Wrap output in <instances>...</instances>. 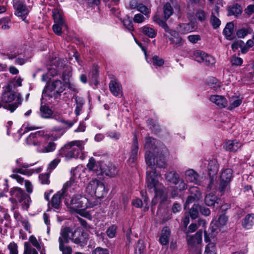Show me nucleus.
Instances as JSON below:
<instances>
[{"mask_svg":"<svg viewBox=\"0 0 254 254\" xmlns=\"http://www.w3.org/2000/svg\"><path fill=\"white\" fill-rule=\"evenodd\" d=\"M243 146V143L237 139L228 140L223 145V148L228 151L235 152Z\"/></svg>","mask_w":254,"mask_h":254,"instance_id":"nucleus-23","label":"nucleus"},{"mask_svg":"<svg viewBox=\"0 0 254 254\" xmlns=\"http://www.w3.org/2000/svg\"><path fill=\"white\" fill-rule=\"evenodd\" d=\"M147 124L149 127L155 133H157L159 132V126L152 119L148 120Z\"/></svg>","mask_w":254,"mask_h":254,"instance_id":"nucleus-52","label":"nucleus"},{"mask_svg":"<svg viewBox=\"0 0 254 254\" xmlns=\"http://www.w3.org/2000/svg\"><path fill=\"white\" fill-rule=\"evenodd\" d=\"M218 168V163L216 159L211 160L209 162L208 164V172L209 176V181L207 187L209 190L212 188L213 183L216 180Z\"/></svg>","mask_w":254,"mask_h":254,"instance_id":"nucleus-11","label":"nucleus"},{"mask_svg":"<svg viewBox=\"0 0 254 254\" xmlns=\"http://www.w3.org/2000/svg\"><path fill=\"white\" fill-rule=\"evenodd\" d=\"M84 142L82 140L72 141L64 145L62 148V151L64 152L67 159L79 158L83 160L84 155L82 152L84 148Z\"/></svg>","mask_w":254,"mask_h":254,"instance_id":"nucleus-4","label":"nucleus"},{"mask_svg":"<svg viewBox=\"0 0 254 254\" xmlns=\"http://www.w3.org/2000/svg\"><path fill=\"white\" fill-rule=\"evenodd\" d=\"M99 181L96 179H93L89 182L86 187V191L91 195L96 193V187Z\"/></svg>","mask_w":254,"mask_h":254,"instance_id":"nucleus-37","label":"nucleus"},{"mask_svg":"<svg viewBox=\"0 0 254 254\" xmlns=\"http://www.w3.org/2000/svg\"><path fill=\"white\" fill-rule=\"evenodd\" d=\"M137 10L146 16L149 15L151 12L150 8H148L142 3H139Z\"/></svg>","mask_w":254,"mask_h":254,"instance_id":"nucleus-54","label":"nucleus"},{"mask_svg":"<svg viewBox=\"0 0 254 254\" xmlns=\"http://www.w3.org/2000/svg\"><path fill=\"white\" fill-rule=\"evenodd\" d=\"M157 144L158 142L155 139L151 137H146L144 144V149L146 150L145 159L146 164L151 168L155 165L153 156L161 150L160 147L164 146L163 144Z\"/></svg>","mask_w":254,"mask_h":254,"instance_id":"nucleus-6","label":"nucleus"},{"mask_svg":"<svg viewBox=\"0 0 254 254\" xmlns=\"http://www.w3.org/2000/svg\"><path fill=\"white\" fill-rule=\"evenodd\" d=\"M228 220V218L224 214L221 215L217 222V225L214 224L212 225L211 224L212 232L218 233V231H221L220 227L224 226Z\"/></svg>","mask_w":254,"mask_h":254,"instance_id":"nucleus-30","label":"nucleus"},{"mask_svg":"<svg viewBox=\"0 0 254 254\" xmlns=\"http://www.w3.org/2000/svg\"><path fill=\"white\" fill-rule=\"evenodd\" d=\"M50 136L45 135V132L43 130H39L34 133H31L26 139V142L28 145H33L36 148L38 147L40 143L45 140Z\"/></svg>","mask_w":254,"mask_h":254,"instance_id":"nucleus-10","label":"nucleus"},{"mask_svg":"<svg viewBox=\"0 0 254 254\" xmlns=\"http://www.w3.org/2000/svg\"><path fill=\"white\" fill-rule=\"evenodd\" d=\"M88 239L86 232L80 230L71 231V240L74 243L82 247L87 244Z\"/></svg>","mask_w":254,"mask_h":254,"instance_id":"nucleus-14","label":"nucleus"},{"mask_svg":"<svg viewBox=\"0 0 254 254\" xmlns=\"http://www.w3.org/2000/svg\"><path fill=\"white\" fill-rule=\"evenodd\" d=\"M195 15L198 20L201 22H204L206 19V13L203 10H198L196 12Z\"/></svg>","mask_w":254,"mask_h":254,"instance_id":"nucleus-55","label":"nucleus"},{"mask_svg":"<svg viewBox=\"0 0 254 254\" xmlns=\"http://www.w3.org/2000/svg\"><path fill=\"white\" fill-rule=\"evenodd\" d=\"M117 228V227L115 225H112L109 227L106 231L107 236L110 238L115 237L116 234Z\"/></svg>","mask_w":254,"mask_h":254,"instance_id":"nucleus-57","label":"nucleus"},{"mask_svg":"<svg viewBox=\"0 0 254 254\" xmlns=\"http://www.w3.org/2000/svg\"><path fill=\"white\" fill-rule=\"evenodd\" d=\"M220 201L221 200L215 194L212 193L207 194L205 197V203L209 206H213L216 208H219L221 206Z\"/></svg>","mask_w":254,"mask_h":254,"instance_id":"nucleus-26","label":"nucleus"},{"mask_svg":"<svg viewBox=\"0 0 254 254\" xmlns=\"http://www.w3.org/2000/svg\"><path fill=\"white\" fill-rule=\"evenodd\" d=\"M111 92L115 96H122V87L118 80H111L109 84Z\"/></svg>","mask_w":254,"mask_h":254,"instance_id":"nucleus-27","label":"nucleus"},{"mask_svg":"<svg viewBox=\"0 0 254 254\" xmlns=\"http://www.w3.org/2000/svg\"><path fill=\"white\" fill-rule=\"evenodd\" d=\"M153 20L159 26L161 27L165 31L169 27L166 22V20L161 19L159 15H155L153 17Z\"/></svg>","mask_w":254,"mask_h":254,"instance_id":"nucleus-46","label":"nucleus"},{"mask_svg":"<svg viewBox=\"0 0 254 254\" xmlns=\"http://www.w3.org/2000/svg\"><path fill=\"white\" fill-rule=\"evenodd\" d=\"M11 198L16 202L21 203L22 208L27 209L29 206L30 197L19 188H13L10 191Z\"/></svg>","mask_w":254,"mask_h":254,"instance_id":"nucleus-8","label":"nucleus"},{"mask_svg":"<svg viewBox=\"0 0 254 254\" xmlns=\"http://www.w3.org/2000/svg\"><path fill=\"white\" fill-rule=\"evenodd\" d=\"M199 205L194 204L190 210V215L192 219H195L198 215Z\"/></svg>","mask_w":254,"mask_h":254,"instance_id":"nucleus-51","label":"nucleus"},{"mask_svg":"<svg viewBox=\"0 0 254 254\" xmlns=\"http://www.w3.org/2000/svg\"><path fill=\"white\" fill-rule=\"evenodd\" d=\"M227 10L228 16L234 15L236 17H238L242 14L243 8L239 3H235L232 5L228 6Z\"/></svg>","mask_w":254,"mask_h":254,"instance_id":"nucleus-28","label":"nucleus"},{"mask_svg":"<svg viewBox=\"0 0 254 254\" xmlns=\"http://www.w3.org/2000/svg\"><path fill=\"white\" fill-rule=\"evenodd\" d=\"M249 34L248 30L245 28L238 29L236 33V36L239 38H244Z\"/></svg>","mask_w":254,"mask_h":254,"instance_id":"nucleus-60","label":"nucleus"},{"mask_svg":"<svg viewBox=\"0 0 254 254\" xmlns=\"http://www.w3.org/2000/svg\"><path fill=\"white\" fill-rule=\"evenodd\" d=\"M163 13L166 20L168 19L173 13V9L171 4L167 2L163 6Z\"/></svg>","mask_w":254,"mask_h":254,"instance_id":"nucleus-45","label":"nucleus"},{"mask_svg":"<svg viewBox=\"0 0 254 254\" xmlns=\"http://www.w3.org/2000/svg\"><path fill=\"white\" fill-rule=\"evenodd\" d=\"M193 56L196 61L204 63L207 66H212L216 62L215 59L212 56L200 50L194 51Z\"/></svg>","mask_w":254,"mask_h":254,"instance_id":"nucleus-12","label":"nucleus"},{"mask_svg":"<svg viewBox=\"0 0 254 254\" xmlns=\"http://www.w3.org/2000/svg\"><path fill=\"white\" fill-rule=\"evenodd\" d=\"M165 178L168 182H169L174 185L178 184L180 181L179 175L175 171H171L167 172L165 174Z\"/></svg>","mask_w":254,"mask_h":254,"instance_id":"nucleus-31","label":"nucleus"},{"mask_svg":"<svg viewBox=\"0 0 254 254\" xmlns=\"http://www.w3.org/2000/svg\"><path fill=\"white\" fill-rule=\"evenodd\" d=\"M24 254H38L36 249L33 248L28 243H24Z\"/></svg>","mask_w":254,"mask_h":254,"instance_id":"nucleus-53","label":"nucleus"},{"mask_svg":"<svg viewBox=\"0 0 254 254\" xmlns=\"http://www.w3.org/2000/svg\"><path fill=\"white\" fill-rule=\"evenodd\" d=\"M170 236V231L168 227H165L162 229L161 235L159 238L160 243L163 245H166L169 242Z\"/></svg>","mask_w":254,"mask_h":254,"instance_id":"nucleus-32","label":"nucleus"},{"mask_svg":"<svg viewBox=\"0 0 254 254\" xmlns=\"http://www.w3.org/2000/svg\"><path fill=\"white\" fill-rule=\"evenodd\" d=\"M233 171L231 169L227 168L221 173L220 178V183L218 190L223 193L228 192L230 190V184L233 177Z\"/></svg>","mask_w":254,"mask_h":254,"instance_id":"nucleus-9","label":"nucleus"},{"mask_svg":"<svg viewBox=\"0 0 254 254\" xmlns=\"http://www.w3.org/2000/svg\"><path fill=\"white\" fill-rule=\"evenodd\" d=\"M146 184L149 190H153L154 191L156 196H160L162 199L165 198V187L158 180V175L156 171L152 170L146 172Z\"/></svg>","mask_w":254,"mask_h":254,"instance_id":"nucleus-5","label":"nucleus"},{"mask_svg":"<svg viewBox=\"0 0 254 254\" xmlns=\"http://www.w3.org/2000/svg\"><path fill=\"white\" fill-rule=\"evenodd\" d=\"M160 149L161 150L158 151V153H155L153 156V157L155 158V165L152 168L149 166L152 170H153L155 165L159 168H162L165 166V156L167 154V149L165 146H162L160 147Z\"/></svg>","mask_w":254,"mask_h":254,"instance_id":"nucleus-17","label":"nucleus"},{"mask_svg":"<svg viewBox=\"0 0 254 254\" xmlns=\"http://www.w3.org/2000/svg\"><path fill=\"white\" fill-rule=\"evenodd\" d=\"M29 242L32 245L35 247L37 250H39L41 249L40 243L38 241L36 237L33 235L31 236L29 239Z\"/></svg>","mask_w":254,"mask_h":254,"instance_id":"nucleus-63","label":"nucleus"},{"mask_svg":"<svg viewBox=\"0 0 254 254\" xmlns=\"http://www.w3.org/2000/svg\"><path fill=\"white\" fill-rule=\"evenodd\" d=\"M213 82L208 83V85L211 88L216 91H219L220 90L221 83L218 80H212Z\"/></svg>","mask_w":254,"mask_h":254,"instance_id":"nucleus-58","label":"nucleus"},{"mask_svg":"<svg viewBox=\"0 0 254 254\" xmlns=\"http://www.w3.org/2000/svg\"><path fill=\"white\" fill-rule=\"evenodd\" d=\"M139 152L138 142L136 135H134L132 139V142L130 147L129 153V162L134 163L137 159V155Z\"/></svg>","mask_w":254,"mask_h":254,"instance_id":"nucleus-21","label":"nucleus"},{"mask_svg":"<svg viewBox=\"0 0 254 254\" xmlns=\"http://www.w3.org/2000/svg\"><path fill=\"white\" fill-rule=\"evenodd\" d=\"M107 136L114 140H117L120 137V133L116 130L109 131L107 133Z\"/></svg>","mask_w":254,"mask_h":254,"instance_id":"nucleus-59","label":"nucleus"},{"mask_svg":"<svg viewBox=\"0 0 254 254\" xmlns=\"http://www.w3.org/2000/svg\"><path fill=\"white\" fill-rule=\"evenodd\" d=\"M42 72L41 70H37L33 74L32 77L35 78L37 75H39L41 77V79H52L58 74L57 70L55 68H48V71L46 73H42Z\"/></svg>","mask_w":254,"mask_h":254,"instance_id":"nucleus-22","label":"nucleus"},{"mask_svg":"<svg viewBox=\"0 0 254 254\" xmlns=\"http://www.w3.org/2000/svg\"><path fill=\"white\" fill-rule=\"evenodd\" d=\"M210 23L214 29H217L221 25V20L216 16V15H214V12H212L211 13Z\"/></svg>","mask_w":254,"mask_h":254,"instance_id":"nucleus-47","label":"nucleus"},{"mask_svg":"<svg viewBox=\"0 0 254 254\" xmlns=\"http://www.w3.org/2000/svg\"><path fill=\"white\" fill-rule=\"evenodd\" d=\"M151 64L155 67H160L164 65V60L157 55L153 56L150 59Z\"/></svg>","mask_w":254,"mask_h":254,"instance_id":"nucleus-48","label":"nucleus"},{"mask_svg":"<svg viewBox=\"0 0 254 254\" xmlns=\"http://www.w3.org/2000/svg\"><path fill=\"white\" fill-rule=\"evenodd\" d=\"M13 8L15 9L14 14L17 16H24L27 14L26 5L22 1H17L13 3Z\"/></svg>","mask_w":254,"mask_h":254,"instance_id":"nucleus-25","label":"nucleus"},{"mask_svg":"<svg viewBox=\"0 0 254 254\" xmlns=\"http://www.w3.org/2000/svg\"><path fill=\"white\" fill-rule=\"evenodd\" d=\"M41 168H38L36 169H23L22 168H15L13 170V173H19L21 174L30 176L34 173L36 172L38 173L41 171Z\"/></svg>","mask_w":254,"mask_h":254,"instance_id":"nucleus-36","label":"nucleus"},{"mask_svg":"<svg viewBox=\"0 0 254 254\" xmlns=\"http://www.w3.org/2000/svg\"><path fill=\"white\" fill-rule=\"evenodd\" d=\"M86 198L80 195H75L71 199L69 207L73 210L77 211L84 209L86 206L84 205Z\"/></svg>","mask_w":254,"mask_h":254,"instance_id":"nucleus-16","label":"nucleus"},{"mask_svg":"<svg viewBox=\"0 0 254 254\" xmlns=\"http://www.w3.org/2000/svg\"><path fill=\"white\" fill-rule=\"evenodd\" d=\"M121 21L123 22L125 28L129 31L133 32L134 30L132 18L129 16L127 15Z\"/></svg>","mask_w":254,"mask_h":254,"instance_id":"nucleus-42","label":"nucleus"},{"mask_svg":"<svg viewBox=\"0 0 254 254\" xmlns=\"http://www.w3.org/2000/svg\"><path fill=\"white\" fill-rule=\"evenodd\" d=\"M40 113L43 118L49 119L52 117L53 111L49 107L44 105L40 107Z\"/></svg>","mask_w":254,"mask_h":254,"instance_id":"nucleus-44","label":"nucleus"},{"mask_svg":"<svg viewBox=\"0 0 254 254\" xmlns=\"http://www.w3.org/2000/svg\"><path fill=\"white\" fill-rule=\"evenodd\" d=\"M96 188V193H95L94 195L98 198L103 197L104 195L106 193L104 184L99 181V183L98 184V185Z\"/></svg>","mask_w":254,"mask_h":254,"instance_id":"nucleus-41","label":"nucleus"},{"mask_svg":"<svg viewBox=\"0 0 254 254\" xmlns=\"http://www.w3.org/2000/svg\"><path fill=\"white\" fill-rule=\"evenodd\" d=\"M71 233V229L69 227H65L61 230L60 236L58 239L59 249L67 246L66 245L69 243V240L71 239V237H70Z\"/></svg>","mask_w":254,"mask_h":254,"instance_id":"nucleus-18","label":"nucleus"},{"mask_svg":"<svg viewBox=\"0 0 254 254\" xmlns=\"http://www.w3.org/2000/svg\"><path fill=\"white\" fill-rule=\"evenodd\" d=\"M52 16L55 23L60 24H64L63 14L60 11L58 8H54L52 10Z\"/></svg>","mask_w":254,"mask_h":254,"instance_id":"nucleus-39","label":"nucleus"},{"mask_svg":"<svg viewBox=\"0 0 254 254\" xmlns=\"http://www.w3.org/2000/svg\"><path fill=\"white\" fill-rule=\"evenodd\" d=\"M185 178L187 182L193 183L197 185H201L200 176L198 173L192 169H189L185 172Z\"/></svg>","mask_w":254,"mask_h":254,"instance_id":"nucleus-19","label":"nucleus"},{"mask_svg":"<svg viewBox=\"0 0 254 254\" xmlns=\"http://www.w3.org/2000/svg\"><path fill=\"white\" fill-rule=\"evenodd\" d=\"M187 240L190 248H195L199 250V245L202 242V233L198 231L194 235H187Z\"/></svg>","mask_w":254,"mask_h":254,"instance_id":"nucleus-20","label":"nucleus"},{"mask_svg":"<svg viewBox=\"0 0 254 254\" xmlns=\"http://www.w3.org/2000/svg\"><path fill=\"white\" fill-rule=\"evenodd\" d=\"M22 85L21 80H8L7 82L2 87V92L1 100L2 103L12 104L5 105L4 108L13 112L16 109L22 104V98L21 95L16 91L15 89Z\"/></svg>","mask_w":254,"mask_h":254,"instance_id":"nucleus-1","label":"nucleus"},{"mask_svg":"<svg viewBox=\"0 0 254 254\" xmlns=\"http://www.w3.org/2000/svg\"><path fill=\"white\" fill-rule=\"evenodd\" d=\"M76 91L75 86L69 80H49L44 88V94L50 97L58 98L64 90Z\"/></svg>","mask_w":254,"mask_h":254,"instance_id":"nucleus-2","label":"nucleus"},{"mask_svg":"<svg viewBox=\"0 0 254 254\" xmlns=\"http://www.w3.org/2000/svg\"><path fill=\"white\" fill-rule=\"evenodd\" d=\"M11 27V19L9 16H5L0 19V29L6 30Z\"/></svg>","mask_w":254,"mask_h":254,"instance_id":"nucleus-43","label":"nucleus"},{"mask_svg":"<svg viewBox=\"0 0 254 254\" xmlns=\"http://www.w3.org/2000/svg\"><path fill=\"white\" fill-rule=\"evenodd\" d=\"M165 32L168 33L169 36L164 34V36L168 37L171 44H174L177 47H181L184 45L185 41L177 31L169 27Z\"/></svg>","mask_w":254,"mask_h":254,"instance_id":"nucleus-15","label":"nucleus"},{"mask_svg":"<svg viewBox=\"0 0 254 254\" xmlns=\"http://www.w3.org/2000/svg\"><path fill=\"white\" fill-rule=\"evenodd\" d=\"M10 254H18L17 245L14 243H11L8 246Z\"/></svg>","mask_w":254,"mask_h":254,"instance_id":"nucleus-64","label":"nucleus"},{"mask_svg":"<svg viewBox=\"0 0 254 254\" xmlns=\"http://www.w3.org/2000/svg\"><path fill=\"white\" fill-rule=\"evenodd\" d=\"M254 220V214H248L243 219L242 225L246 229H251L253 224Z\"/></svg>","mask_w":254,"mask_h":254,"instance_id":"nucleus-33","label":"nucleus"},{"mask_svg":"<svg viewBox=\"0 0 254 254\" xmlns=\"http://www.w3.org/2000/svg\"><path fill=\"white\" fill-rule=\"evenodd\" d=\"M64 24H60L59 23H55L53 25L52 29L54 33L59 36H61L63 33L62 29L61 26Z\"/></svg>","mask_w":254,"mask_h":254,"instance_id":"nucleus-61","label":"nucleus"},{"mask_svg":"<svg viewBox=\"0 0 254 254\" xmlns=\"http://www.w3.org/2000/svg\"><path fill=\"white\" fill-rule=\"evenodd\" d=\"M92 254H110V253L108 249L99 247L92 252Z\"/></svg>","mask_w":254,"mask_h":254,"instance_id":"nucleus-62","label":"nucleus"},{"mask_svg":"<svg viewBox=\"0 0 254 254\" xmlns=\"http://www.w3.org/2000/svg\"><path fill=\"white\" fill-rule=\"evenodd\" d=\"M234 29V24L233 22H229L226 24L222 33L227 40H232L235 38V36H232Z\"/></svg>","mask_w":254,"mask_h":254,"instance_id":"nucleus-29","label":"nucleus"},{"mask_svg":"<svg viewBox=\"0 0 254 254\" xmlns=\"http://www.w3.org/2000/svg\"><path fill=\"white\" fill-rule=\"evenodd\" d=\"M87 167L90 170L93 171L97 176L101 177H115L118 172L117 167L112 163L106 165L99 162H96L93 158H90Z\"/></svg>","mask_w":254,"mask_h":254,"instance_id":"nucleus-3","label":"nucleus"},{"mask_svg":"<svg viewBox=\"0 0 254 254\" xmlns=\"http://www.w3.org/2000/svg\"><path fill=\"white\" fill-rule=\"evenodd\" d=\"M76 187L77 185L74 179L72 178H70L69 181L64 184L62 191L58 192L52 197L51 201L52 207L55 209H59L61 207L62 198L69 195V192H71Z\"/></svg>","mask_w":254,"mask_h":254,"instance_id":"nucleus-7","label":"nucleus"},{"mask_svg":"<svg viewBox=\"0 0 254 254\" xmlns=\"http://www.w3.org/2000/svg\"><path fill=\"white\" fill-rule=\"evenodd\" d=\"M209 100L220 109L227 107L228 105L227 100L224 96L222 95H211L209 97Z\"/></svg>","mask_w":254,"mask_h":254,"instance_id":"nucleus-24","label":"nucleus"},{"mask_svg":"<svg viewBox=\"0 0 254 254\" xmlns=\"http://www.w3.org/2000/svg\"><path fill=\"white\" fill-rule=\"evenodd\" d=\"M216 245L214 243H209L206 246L204 251L205 254H216Z\"/></svg>","mask_w":254,"mask_h":254,"instance_id":"nucleus-50","label":"nucleus"},{"mask_svg":"<svg viewBox=\"0 0 254 254\" xmlns=\"http://www.w3.org/2000/svg\"><path fill=\"white\" fill-rule=\"evenodd\" d=\"M242 103V99L238 96H232L229 98L230 105L228 107L229 110L239 107Z\"/></svg>","mask_w":254,"mask_h":254,"instance_id":"nucleus-34","label":"nucleus"},{"mask_svg":"<svg viewBox=\"0 0 254 254\" xmlns=\"http://www.w3.org/2000/svg\"><path fill=\"white\" fill-rule=\"evenodd\" d=\"M61 69L63 70L62 79H70L71 78L72 69L71 66L67 64Z\"/></svg>","mask_w":254,"mask_h":254,"instance_id":"nucleus-40","label":"nucleus"},{"mask_svg":"<svg viewBox=\"0 0 254 254\" xmlns=\"http://www.w3.org/2000/svg\"><path fill=\"white\" fill-rule=\"evenodd\" d=\"M50 64L61 69L67 64V60L66 59H61L56 57L55 58H52V59L50 60Z\"/></svg>","mask_w":254,"mask_h":254,"instance_id":"nucleus-35","label":"nucleus"},{"mask_svg":"<svg viewBox=\"0 0 254 254\" xmlns=\"http://www.w3.org/2000/svg\"><path fill=\"white\" fill-rule=\"evenodd\" d=\"M45 135L50 136L49 138H48L45 140H48L49 141L45 145H42V142H41L38 147L36 148L37 151L38 152L42 153L53 152L56 148V144L54 142V141L58 139V137L47 134H45Z\"/></svg>","mask_w":254,"mask_h":254,"instance_id":"nucleus-13","label":"nucleus"},{"mask_svg":"<svg viewBox=\"0 0 254 254\" xmlns=\"http://www.w3.org/2000/svg\"><path fill=\"white\" fill-rule=\"evenodd\" d=\"M142 33L150 38H154L157 35V31L152 27H149L147 25L144 26L140 28Z\"/></svg>","mask_w":254,"mask_h":254,"instance_id":"nucleus-38","label":"nucleus"},{"mask_svg":"<svg viewBox=\"0 0 254 254\" xmlns=\"http://www.w3.org/2000/svg\"><path fill=\"white\" fill-rule=\"evenodd\" d=\"M50 173H47L45 174H40L39 176V180L41 183L43 185L44 184H49L50 183L49 180V175Z\"/></svg>","mask_w":254,"mask_h":254,"instance_id":"nucleus-56","label":"nucleus"},{"mask_svg":"<svg viewBox=\"0 0 254 254\" xmlns=\"http://www.w3.org/2000/svg\"><path fill=\"white\" fill-rule=\"evenodd\" d=\"M99 66L96 64H94L89 72V77L91 79H97L99 77Z\"/></svg>","mask_w":254,"mask_h":254,"instance_id":"nucleus-49","label":"nucleus"}]
</instances>
